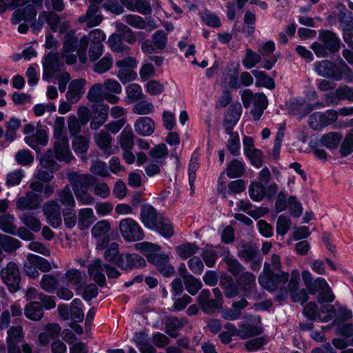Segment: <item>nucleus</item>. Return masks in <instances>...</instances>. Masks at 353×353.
Listing matches in <instances>:
<instances>
[{
	"label": "nucleus",
	"mask_w": 353,
	"mask_h": 353,
	"mask_svg": "<svg viewBox=\"0 0 353 353\" xmlns=\"http://www.w3.org/2000/svg\"><path fill=\"white\" fill-rule=\"evenodd\" d=\"M10 9H16L11 19L13 24H19L21 21H32L37 14L35 6L30 4V0H11Z\"/></svg>",
	"instance_id": "nucleus-6"
},
{
	"label": "nucleus",
	"mask_w": 353,
	"mask_h": 353,
	"mask_svg": "<svg viewBox=\"0 0 353 353\" xmlns=\"http://www.w3.org/2000/svg\"><path fill=\"white\" fill-rule=\"evenodd\" d=\"M119 231L122 237L129 242H135L143 239L144 232L140 225L132 218H125L120 221Z\"/></svg>",
	"instance_id": "nucleus-9"
},
{
	"label": "nucleus",
	"mask_w": 353,
	"mask_h": 353,
	"mask_svg": "<svg viewBox=\"0 0 353 353\" xmlns=\"http://www.w3.org/2000/svg\"><path fill=\"white\" fill-rule=\"evenodd\" d=\"M183 323L176 317L168 318L165 323V332L171 337L175 338L179 334V330L182 329Z\"/></svg>",
	"instance_id": "nucleus-51"
},
{
	"label": "nucleus",
	"mask_w": 353,
	"mask_h": 353,
	"mask_svg": "<svg viewBox=\"0 0 353 353\" xmlns=\"http://www.w3.org/2000/svg\"><path fill=\"white\" fill-rule=\"evenodd\" d=\"M68 180L72 185L74 193L79 191L88 190L90 186L93 185L96 179L91 174H79L71 172L68 174Z\"/></svg>",
	"instance_id": "nucleus-15"
},
{
	"label": "nucleus",
	"mask_w": 353,
	"mask_h": 353,
	"mask_svg": "<svg viewBox=\"0 0 353 353\" xmlns=\"http://www.w3.org/2000/svg\"><path fill=\"white\" fill-rule=\"evenodd\" d=\"M54 151L56 158L60 161L70 163L74 159L70 150L68 138L55 140L54 142Z\"/></svg>",
	"instance_id": "nucleus-24"
},
{
	"label": "nucleus",
	"mask_w": 353,
	"mask_h": 353,
	"mask_svg": "<svg viewBox=\"0 0 353 353\" xmlns=\"http://www.w3.org/2000/svg\"><path fill=\"white\" fill-rule=\"evenodd\" d=\"M201 256H202L205 265L209 268H212L215 265L216 261L218 258L216 251H215L212 247H206L204 248Z\"/></svg>",
	"instance_id": "nucleus-61"
},
{
	"label": "nucleus",
	"mask_w": 353,
	"mask_h": 353,
	"mask_svg": "<svg viewBox=\"0 0 353 353\" xmlns=\"http://www.w3.org/2000/svg\"><path fill=\"white\" fill-rule=\"evenodd\" d=\"M42 202L41 196L33 192H27L25 196L19 197L16 201V208L19 210H35L39 208Z\"/></svg>",
	"instance_id": "nucleus-17"
},
{
	"label": "nucleus",
	"mask_w": 353,
	"mask_h": 353,
	"mask_svg": "<svg viewBox=\"0 0 353 353\" xmlns=\"http://www.w3.org/2000/svg\"><path fill=\"white\" fill-rule=\"evenodd\" d=\"M314 70L319 76L327 79L353 82V71L342 59L338 63L327 59L317 61L314 64Z\"/></svg>",
	"instance_id": "nucleus-2"
},
{
	"label": "nucleus",
	"mask_w": 353,
	"mask_h": 353,
	"mask_svg": "<svg viewBox=\"0 0 353 353\" xmlns=\"http://www.w3.org/2000/svg\"><path fill=\"white\" fill-rule=\"evenodd\" d=\"M104 265L102 261L99 259H96L88 267V272L89 275L92 277V279L99 286L103 287L106 285V279L104 274L103 273Z\"/></svg>",
	"instance_id": "nucleus-27"
},
{
	"label": "nucleus",
	"mask_w": 353,
	"mask_h": 353,
	"mask_svg": "<svg viewBox=\"0 0 353 353\" xmlns=\"http://www.w3.org/2000/svg\"><path fill=\"white\" fill-rule=\"evenodd\" d=\"M249 193L252 200L255 201H261L265 196L264 185L261 183H252L250 185Z\"/></svg>",
	"instance_id": "nucleus-62"
},
{
	"label": "nucleus",
	"mask_w": 353,
	"mask_h": 353,
	"mask_svg": "<svg viewBox=\"0 0 353 353\" xmlns=\"http://www.w3.org/2000/svg\"><path fill=\"white\" fill-rule=\"evenodd\" d=\"M14 222L15 217L12 214H6L0 216V230L6 233L14 234L17 228Z\"/></svg>",
	"instance_id": "nucleus-50"
},
{
	"label": "nucleus",
	"mask_w": 353,
	"mask_h": 353,
	"mask_svg": "<svg viewBox=\"0 0 353 353\" xmlns=\"http://www.w3.org/2000/svg\"><path fill=\"white\" fill-rule=\"evenodd\" d=\"M245 171L244 164L237 159H234L228 163L226 174L230 179L237 178L243 176Z\"/></svg>",
	"instance_id": "nucleus-48"
},
{
	"label": "nucleus",
	"mask_w": 353,
	"mask_h": 353,
	"mask_svg": "<svg viewBox=\"0 0 353 353\" xmlns=\"http://www.w3.org/2000/svg\"><path fill=\"white\" fill-rule=\"evenodd\" d=\"M106 92L101 83H95L90 88L87 98L90 101L99 103L104 100Z\"/></svg>",
	"instance_id": "nucleus-49"
},
{
	"label": "nucleus",
	"mask_w": 353,
	"mask_h": 353,
	"mask_svg": "<svg viewBox=\"0 0 353 353\" xmlns=\"http://www.w3.org/2000/svg\"><path fill=\"white\" fill-rule=\"evenodd\" d=\"M214 298H211L209 290L203 289L196 298L201 310L208 314H212L222 307L223 296L218 288L212 290Z\"/></svg>",
	"instance_id": "nucleus-7"
},
{
	"label": "nucleus",
	"mask_w": 353,
	"mask_h": 353,
	"mask_svg": "<svg viewBox=\"0 0 353 353\" xmlns=\"http://www.w3.org/2000/svg\"><path fill=\"white\" fill-rule=\"evenodd\" d=\"M259 254L260 251L254 245L243 243L241 245V249L237 252V256L245 263H249L250 261L255 259Z\"/></svg>",
	"instance_id": "nucleus-36"
},
{
	"label": "nucleus",
	"mask_w": 353,
	"mask_h": 353,
	"mask_svg": "<svg viewBox=\"0 0 353 353\" xmlns=\"http://www.w3.org/2000/svg\"><path fill=\"white\" fill-rule=\"evenodd\" d=\"M241 100L245 108L253 103L255 108H266L268 101L266 96L263 93L254 94L250 90L245 89L241 92Z\"/></svg>",
	"instance_id": "nucleus-18"
},
{
	"label": "nucleus",
	"mask_w": 353,
	"mask_h": 353,
	"mask_svg": "<svg viewBox=\"0 0 353 353\" xmlns=\"http://www.w3.org/2000/svg\"><path fill=\"white\" fill-rule=\"evenodd\" d=\"M134 134L132 129L125 127L118 137L119 143L123 150H132L134 145Z\"/></svg>",
	"instance_id": "nucleus-39"
},
{
	"label": "nucleus",
	"mask_w": 353,
	"mask_h": 353,
	"mask_svg": "<svg viewBox=\"0 0 353 353\" xmlns=\"http://www.w3.org/2000/svg\"><path fill=\"white\" fill-rule=\"evenodd\" d=\"M65 63V57L60 52L57 53H49L46 57L43 63V79L48 81L56 72L60 70L61 67Z\"/></svg>",
	"instance_id": "nucleus-12"
},
{
	"label": "nucleus",
	"mask_w": 353,
	"mask_h": 353,
	"mask_svg": "<svg viewBox=\"0 0 353 353\" xmlns=\"http://www.w3.org/2000/svg\"><path fill=\"white\" fill-rule=\"evenodd\" d=\"M90 140L88 138L77 135L73 137L72 148L76 153L84 154L87 152L89 146Z\"/></svg>",
	"instance_id": "nucleus-54"
},
{
	"label": "nucleus",
	"mask_w": 353,
	"mask_h": 353,
	"mask_svg": "<svg viewBox=\"0 0 353 353\" xmlns=\"http://www.w3.org/2000/svg\"><path fill=\"white\" fill-rule=\"evenodd\" d=\"M43 214L48 224L54 228H59L62 223V210L57 201L50 200L44 203Z\"/></svg>",
	"instance_id": "nucleus-14"
},
{
	"label": "nucleus",
	"mask_w": 353,
	"mask_h": 353,
	"mask_svg": "<svg viewBox=\"0 0 353 353\" xmlns=\"http://www.w3.org/2000/svg\"><path fill=\"white\" fill-rule=\"evenodd\" d=\"M342 138L343 135L341 133L331 132L323 134L320 139V142L323 146L332 150L336 149L339 146Z\"/></svg>",
	"instance_id": "nucleus-41"
},
{
	"label": "nucleus",
	"mask_w": 353,
	"mask_h": 353,
	"mask_svg": "<svg viewBox=\"0 0 353 353\" xmlns=\"http://www.w3.org/2000/svg\"><path fill=\"white\" fill-rule=\"evenodd\" d=\"M46 23L53 32H64L70 26L67 21L61 22L59 16L53 11H45Z\"/></svg>",
	"instance_id": "nucleus-29"
},
{
	"label": "nucleus",
	"mask_w": 353,
	"mask_h": 353,
	"mask_svg": "<svg viewBox=\"0 0 353 353\" xmlns=\"http://www.w3.org/2000/svg\"><path fill=\"white\" fill-rule=\"evenodd\" d=\"M60 276V272L44 274L40 281L41 288L48 293L53 292L59 285V279Z\"/></svg>",
	"instance_id": "nucleus-38"
},
{
	"label": "nucleus",
	"mask_w": 353,
	"mask_h": 353,
	"mask_svg": "<svg viewBox=\"0 0 353 353\" xmlns=\"http://www.w3.org/2000/svg\"><path fill=\"white\" fill-rule=\"evenodd\" d=\"M24 313L27 318L32 321H39L43 316L42 306L37 301H32L28 304L24 310Z\"/></svg>",
	"instance_id": "nucleus-44"
},
{
	"label": "nucleus",
	"mask_w": 353,
	"mask_h": 353,
	"mask_svg": "<svg viewBox=\"0 0 353 353\" xmlns=\"http://www.w3.org/2000/svg\"><path fill=\"white\" fill-rule=\"evenodd\" d=\"M0 277L3 283L7 286L11 293L19 290L21 276L18 265L10 261L0 272Z\"/></svg>",
	"instance_id": "nucleus-8"
},
{
	"label": "nucleus",
	"mask_w": 353,
	"mask_h": 353,
	"mask_svg": "<svg viewBox=\"0 0 353 353\" xmlns=\"http://www.w3.org/2000/svg\"><path fill=\"white\" fill-rule=\"evenodd\" d=\"M61 328L59 324L50 323L45 327L43 332H41L38 336L37 345L46 347L51 340L57 338L61 332Z\"/></svg>",
	"instance_id": "nucleus-25"
},
{
	"label": "nucleus",
	"mask_w": 353,
	"mask_h": 353,
	"mask_svg": "<svg viewBox=\"0 0 353 353\" xmlns=\"http://www.w3.org/2000/svg\"><path fill=\"white\" fill-rule=\"evenodd\" d=\"M303 312L304 315L310 320L319 319L322 322H327L331 319L329 315L321 316L318 306L315 303H308L303 307Z\"/></svg>",
	"instance_id": "nucleus-40"
},
{
	"label": "nucleus",
	"mask_w": 353,
	"mask_h": 353,
	"mask_svg": "<svg viewBox=\"0 0 353 353\" xmlns=\"http://www.w3.org/2000/svg\"><path fill=\"white\" fill-rule=\"evenodd\" d=\"M261 60V55L251 49H246L245 55L242 61V63L247 69H251L254 67Z\"/></svg>",
	"instance_id": "nucleus-55"
},
{
	"label": "nucleus",
	"mask_w": 353,
	"mask_h": 353,
	"mask_svg": "<svg viewBox=\"0 0 353 353\" xmlns=\"http://www.w3.org/2000/svg\"><path fill=\"white\" fill-rule=\"evenodd\" d=\"M77 218L78 228L80 230L88 229L96 219L92 209L88 208L79 210Z\"/></svg>",
	"instance_id": "nucleus-33"
},
{
	"label": "nucleus",
	"mask_w": 353,
	"mask_h": 353,
	"mask_svg": "<svg viewBox=\"0 0 353 353\" xmlns=\"http://www.w3.org/2000/svg\"><path fill=\"white\" fill-rule=\"evenodd\" d=\"M201 18L207 26L212 28L221 26V21L219 17L210 10H204L201 13Z\"/></svg>",
	"instance_id": "nucleus-63"
},
{
	"label": "nucleus",
	"mask_w": 353,
	"mask_h": 353,
	"mask_svg": "<svg viewBox=\"0 0 353 353\" xmlns=\"http://www.w3.org/2000/svg\"><path fill=\"white\" fill-rule=\"evenodd\" d=\"M242 113V107L240 103L232 104L228 109L224 117L223 125L226 132H231L239 121Z\"/></svg>",
	"instance_id": "nucleus-20"
},
{
	"label": "nucleus",
	"mask_w": 353,
	"mask_h": 353,
	"mask_svg": "<svg viewBox=\"0 0 353 353\" xmlns=\"http://www.w3.org/2000/svg\"><path fill=\"white\" fill-rule=\"evenodd\" d=\"M113 63L112 57L106 54L94 65V71L99 74H103L110 69Z\"/></svg>",
	"instance_id": "nucleus-64"
},
{
	"label": "nucleus",
	"mask_w": 353,
	"mask_h": 353,
	"mask_svg": "<svg viewBox=\"0 0 353 353\" xmlns=\"http://www.w3.org/2000/svg\"><path fill=\"white\" fill-rule=\"evenodd\" d=\"M23 270L28 276L33 279L37 278L39 275V272L34 263V254H29L27 256L26 261L23 264Z\"/></svg>",
	"instance_id": "nucleus-60"
},
{
	"label": "nucleus",
	"mask_w": 353,
	"mask_h": 353,
	"mask_svg": "<svg viewBox=\"0 0 353 353\" xmlns=\"http://www.w3.org/2000/svg\"><path fill=\"white\" fill-rule=\"evenodd\" d=\"M302 279L306 290L310 294H318L316 299L319 303H331L334 300L335 296L324 278L317 277L314 279L308 270H303Z\"/></svg>",
	"instance_id": "nucleus-3"
},
{
	"label": "nucleus",
	"mask_w": 353,
	"mask_h": 353,
	"mask_svg": "<svg viewBox=\"0 0 353 353\" xmlns=\"http://www.w3.org/2000/svg\"><path fill=\"white\" fill-rule=\"evenodd\" d=\"M199 248L196 243H185L176 248L178 255L185 259L194 256L193 255L198 252Z\"/></svg>",
	"instance_id": "nucleus-53"
},
{
	"label": "nucleus",
	"mask_w": 353,
	"mask_h": 353,
	"mask_svg": "<svg viewBox=\"0 0 353 353\" xmlns=\"http://www.w3.org/2000/svg\"><path fill=\"white\" fill-rule=\"evenodd\" d=\"M183 282L186 290L192 296L196 295L203 286L201 281L193 275H190Z\"/></svg>",
	"instance_id": "nucleus-56"
},
{
	"label": "nucleus",
	"mask_w": 353,
	"mask_h": 353,
	"mask_svg": "<svg viewBox=\"0 0 353 353\" xmlns=\"http://www.w3.org/2000/svg\"><path fill=\"white\" fill-rule=\"evenodd\" d=\"M219 285L225 290V296L229 299L236 296L241 291L237 283H234L232 278L228 275L221 276Z\"/></svg>",
	"instance_id": "nucleus-34"
},
{
	"label": "nucleus",
	"mask_w": 353,
	"mask_h": 353,
	"mask_svg": "<svg viewBox=\"0 0 353 353\" xmlns=\"http://www.w3.org/2000/svg\"><path fill=\"white\" fill-rule=\"evenodd\" d=\"M99 7L97 4H91L88 6L85 15L79 17V23H86L87 28H92L99 25L102 20L103 17L98 14Z\"/></svg>",
	"instance_id": "nucleus-26"
},
{
	"label": "nucleus",
	"mask_w": 353,
	"mask_h": 353,
	"mask_svg": "<svg viewBox=\"0 0 353 353\" xmlns=\"http://www.w3.org/2000/svg\"><path fill=\"white\" fill-rule=\"evenodd\" d=\"M21 246V243L18 239L0 234V247L6 252H12Z\"/></svg>",
	"instance_id": "nucleus-46"
},
{
	"label": "nucleus",
	"mask_w": 353,
	"mask_h": 353,
	"mask_svg": "<svg viewBox=\"0 0 353 353\" xmlns=\"http://www.w3.org/2000/svg\"><path fill=\"white\" fill-rule=\"evenodd\" d=\"M84 276V272L76 269H70L66 271L62 279L64 282L74 286L75 290L79 291L83 287L82 283Z\"/></svg>",
	"instance_id": "nucleus-32"
},
{
	"label": "nucleus",
	"mask_w": 353,
	"mask_h": 353,
	"mask_svg": "<svg viewBox=\"0 0 353 353\" xmlns=\"http://www.w3.org/2000/svg\"><path fill=\"white\" fill-rule=\"evenodd\" d=\"M226 133L230 134V139L227 143V148L232 154L236 156L239 154L240 149L239 134L236 132H232V130L231 132Z\"/></svg>",
	"instance_id": "nucleus-59"
},
{
	"label": "nucleus",
	"mask_w": 353,
	"mask_h": 353,
	"mask_svg": "<svg viewBox=\"0 0 353 353\" xmlns=\"http://www.w3.org/2000/svg\"><path fill=\"white\" fill-rule=\"evenodd\" d=\"M108 43L114 52H124L129 50L128 46L123 43L121 37L119 34H112L109 37Z\"/></svg>",
	"instance_id": "nucleus-57"
},
{
	"label": "nucleus",
	"mask_w": 353,
	"mask_h": 353,
	"mask_svg": "<svg viewBox=\"0 0 353 353\" xmlns=\"http://www.w3.org/2000/svg\"><path fill=\"white\" fill-rule=\"evenodd\" d=\"M79 41L78 38L75 35L74 30L68 32L64 36L63 48L61 52L65 57V63L72 65L77 61V54L74 52H77L79 47Z\"/></svg>",
	"instance_id": "nucleus-11"
},
{
	"label": "nucleus",
	"mask_w": 353,
	"mask_h": 353,
	"mask_svg": "<svg viewBox=\"0 0 353 353\" xmlns=\"http://www.w3.org/2000/svg\"><path fill=\"white\" fill-rule=\"evenodd\" d=\"M122 20L129 26L151 32L157 28L154 20L152 17L143 18L137 14H128L122 17Z\"/></svg>",
	"instance_id": "nucleus-16"
},
{
	"label": "nucleus",
	"mask_w": 353,
	"mask_h": 353,
	"mask_svg": "<svg viewBox=\"0 0 353 353\" xmlns=\"http://www.w3.org/2000/svg\"><path fill=\"white\" fill-rule=\"evenodd\" d=\"M94 141L97 147L106 156H110L114 153V150L112 145V137L108 132L102 130L99 132L94 134Z\"/></svg>",
	"instance_id": "nucleus-21"
},
{
	"label": "nucleus",
	"mask_w": 353,
	"mask_h": 353,
	"mask_svg": "<svg viewBox=\"0 0 353 353\" xmlns=\"http://www.w3.org/2000/svg\"><path fill=\"white\" fill-rule=\"evenodd\" d=\"M155 128L154 122L150 117H143L139 118L134 123V130L137 134L141 136L152 134Z\"/></svg>",
	"instance_id": "nucleus-30"
},
{
	"label": "nucleus",
	"mask_w": 353,
	"mask_h": 353,
	"mask_svg": "<svg viewBox=\"0 0 353 353\" xmlns=\"http://www.w3.org/2000/svg\"><path fill=\"white\" fill-rule=\"evenodd\" d=\"M19 219L25 226L34 232H39L41 228V223L33 214L30 212L23 213Z\"/></svg>",
	"instance_id": "nucleus-43"
},
{
	"label": "nucleus",
	"mask_w": 353,
	"mask_h": 353,
	"mask_svg": "<svg viewBox=\"0 0 353 353\" xmlns=\"http://www.w3.org/2000/svg\"><path fill=\"white\" fill-rule=\"evenodd\" d=\"M319 39L321 43L314 42L311 46V48L318 57H327L330 54H334L339 51L341 41L332 31H320Z\"/></svg>",
	"instance_id": "nucleus-4"
},
{
	"label": "nucleus",
	"mask_w": 353,
	"mask_h": 353,
	"mask_svg": "<svg viewBox=\"0 0 353 353\" xmlns=\"http://www.w3.org/2000/svg\"><path fill=\"white\" fill-rule=\"evenodd\" d=\"M336 8L339 10L337 19L342 34L353 30V14L344 5L338 3Z\"/></svg>",
	"instance_id": "nucleus-22"
},
{
	"label": "nucleus",
	"mask_w": 353,
	"mask_h": 353,
	"mask_svg": "<svg viewBox=\"0 0 353 353\" xmlns=\"http://www.w3.org/2000/svg\"><path fill=\"white\" fill-rule=\"evenodd\" d=\"M140 220L145 228L156 230L165 238H170L174 234V228L170 221L159 214L150 204L141 205Z\"/></svg>",
	"instance_id": "nucleus-1"
},
{
	"label": "nucleus",
	"mask_w": 353,
	"mask_h": 353,
	"mask_svg": "<svg viewBox=\"0 0 353 353\" xmlns=\"http://www.w3.org/2000/svg\"><path fill=\"white\" fill-rule=\"evenodd\" d=\"M115 264L123 270L130 271L144 267L145 261L136 253H121L115 261Z\"/></svg>",
	"instance_id": "nucleus-13"
},
{
	"label": "nucleus",
	"mask_w": 353,
	"mask_h": 353,
	"mask_svg": "<svg viewBox=\"0 0 353 353\" xmlns=\"http://www.w3.org/2000/svg\"><path fill=\"white\" fill-rule=\"evenodd\" d=\"M252 73L256 79L255 83L256 87H265L270 90L274 88L275 83L274 79L267 75L264 72L259 70H253Z\"/></svg>",
	"instance_id": "nucleus-45"
},
{
	"label": "nucleus",
	"mask_w": 353,
	"mask_h": 353,
	"mask_svg": "<svg viewBox=\"0 0 353 353\" xmlns=\"http://www.w3.org/2000/svg\"><path fill=\"white\" fill-rule=\"evenodd\" d=\"M152 41L157 50H163L167 45V34L163 30L156 31L152 36Z\"/></svg>",
	"instance_id": "nucleus-58"
},
{
	"label": "nucleus",
	"mask_w": 353,
	"mask_h": 353,
	"mask_svg": "<svg viewBox=\"0 0 353 353\" xmlns=\"http://www.w3.org/2000/svg\"><path fill=\"white\" fill-rule=\"evenodd\" d=\"M289 280V274L283 271L275 273L270 268L268 263H265L263 272L259 276V283L261 286L272 292L279 288L284 287Z\"/></svg>",
	"instance_id": "nucleus-5"
},
{
	"label": "nucleus",
	"mask_w": 353,
	"mask_h": 353,
	"mask_svg": "<svg viewBox=\"0 0 353 353\" xmlns=\"http://www.w3.org/2000/svg\"><path fill=\"white\" fill-rule=\"evenodd\" d=\"M57 203L63 206V209L72 210L75 208L76 202L73 194L68 185H65L62 190H58Z\"/></svg>",
	"instance_id": "nucleus-28"
},
{
	"label": "nucleus",
	"mask_w": 353,
	"mask_h": 353,
	"mask_svg": "<svg viewBox=\"0 0 353 353\" xmlns=\"http://www.w3.org/2000/svg\"><path fill=\"white\" fill-rule=\"evenodd\" d=\"M223 261L227 265V270L234 277L245 272V267L233 256H226Z\"/></svg>",
	"instance_id": "nucleus-47"
},
{
	"label": "nucleus",
	"mask_w": 353,
	"mask_h": 353,
	"mask_svg": "<svg viewBox=\"0 0 353 353\" xmlns=\"http://www.w3.org/2000/svg\"><path fill=\"white\" fill-rule=\"evenodd\" d=\"M8 336L6 339L8 348L12 347H19L17 344L21 342L24 338L23 327L21 325H16L10 327L8 332Z\"/></svg>",
	"instance_id": "nucleus-35"
},
{
	"label": "nucleus",
	"mask_w": 353,
	"mask_h": 353,
	"mask_svg": "<svg viewBox=\"0 0 353 353\" xmlns=\"http://www.w3.org/2000/svg\"><path fill=\"white\" fill-rule=\"evenodd\" d=\"M240 290L248 296L252 294L256 288V276L250 272H243L235 277Z\"/></svg>",
	"instance_id": "nucleus-19"
},
{
	"label": "nucleus",
	"mask_w": 353,
	"mask_h": 353,
	"mask_svg": "<svg viewBox=\"0 0 353 353\" xmlns=\"http://www.w3.org/2000/svg\"><path fill=\"white\" fill-rule=\"evenodd\" d=\"M223 80L229 88L232 89H238L241 87L239 81V71L235 67L227 66L223 73Z\"/></svg>",
	"instance_id": "nucleus-37"
},
{
	"label": "nucleus",
	"mask_w": 353,
	"mask_h": 353,
	"mask_svg": "<svg viewBox=\"0 0 353 353\" xmlns=\"http://www.w3.org/2000/svg\"><path fill=\"white\" fill-rule=\"evenodd\" d=\"M105 33L100 29H94L90 31L88 35L83 36L80 39V43H82L83 48H88L89 42L90 44L103 45V42L105 39Z\"/></svg>",
	"instance_id": "nucleus-31"
},
{
	"label": "nucleus",
	"mask_w": 353,
	"mask_h": 353,
	"mask_svg": "<svg viewBox=\"0 0 353 353\" xmlns=\"http://www.w3.org/2000/svg\"><path fill=\"white\" fill-rule=\"evenodd\" d=\"M86 81L83 79H78L72 81L68 86L66 93V99L71 103H76L81 98L85 92Z\"/></svg>",
	"instance_id": "nucleus-23"
},
{
	"label": "nucleus",
	"mask_w": 353,
	"mask_h": 353,
	"mask_svg": "<svg viewBox=\"0 0 353 353\" xmlns=\"http://www.w3.org/2000/svg\"><path fill=\"white\" fill-rule=\"evenodd\" d=\"M110 230V224L106 221H98L92 228L91 233L94 238L100 239L101 237L107 236L108 232Z\"/></svg>",
	"instance_id": "nucleus-52"
},
{
	"label": "nucleus",
	"mask_w": 353,
	"mask_h": 353,
	"mask_svg": "<svg viewBox=\"0 0 353 353\" xmlns=\"http://www.w3.org/2000/svg\"><path fill=\"white\" fill-rule=\"evenodd\" d=\"M338 112L335 110H329L325 112H316L310 115L308 124L314 130H321L336 121Z\"/></svg>",
	"instance_id": "nucleus-10"
},
{
	"label": "nucleus",
	"mask_w": 353,
	"mask_h": 353,
	"mask_svg": "<svg viewBox=\"0 0 353 353\" xmlns=\"http://www.w3.org/2000/svg\"><path fill=\"white\" fill-rule=\"evenodd\" d=\"M263 332V327L261 325H254L248 323L242 324L239 326V336L241 339H246L250 337L259 335Z\"/></svg>",
	"instance_id": "nucleus-42"
}]
</instances>
